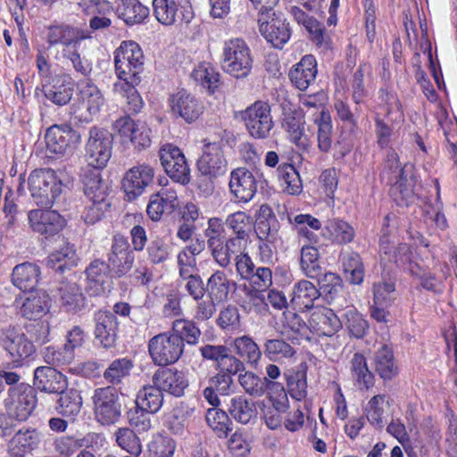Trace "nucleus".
<instances>
[{"instance_id": "nucleus-1", "label": "nucleus", "mask_w": 457, "mask_h": 457, "mask_svg": "<svg viewBox=\"0 0 457 457\" xmlns=\"http://www.w3.org/2000/svg\"><path fill=\"white\" fill-rule=\"evenodd\" d=\"M407 165L401 167L399 156L394 149L386 154L384 169L381 172L391 185L390 195L398 205L408 206L414 201L413 182L406 174Z\"/></svg>"}, {"instance_id": "nucleus-2", "label": "nucleus", "mask_w": 457, "mask_h": 457, "mask_svg": "<svg viewBox=\"0 0 457 457\" xmlns=\"http://www.w3.org/2000/svg\"><path fill=\"white\" fill-rule=\"evenodd\" d=\"M115 71L118 78L130 85H138L144 71L145 56L135 41H123L114 52Z\"/></svg>"}, {"instance_id": "nucleus-3", "label": "nucleus", "mask_w": 457, "mask_h": 457, "mask_svg": "<svg viewBox=\"0 0 457 457\" xmlns=\"http://www.w3.org/2000/svg\"><path fill=\"white\" fill-rule=\"evenodd\" d=\"M91 399L93 414L97 423L112 426L120 420L124 409L116 387L106 386L96 388Z\"/></svg>"}, {"instance_id": "nucleus-4", "label": "nucleus", "mask_w": 457, "mask_h": 457, "mask_svg": "<svg viewBox=\"0 0 457 457\" xmlns=\"http://www.w3.org/2000/svg\"><path fill=\"white\" fill-rule=\"evenodd\" d=\"M253 59L246 43L240 38L226 41L222 50L221 67L236 79L247 78L253 69Z\"/></svg>"}, {"instance_id": "nucleus-5", "label": "nucleus", "mask_w": 457, "mask_h": 457, "mask_svg": "<svg viewBox=\"0 0 457 457\" xmlns=\"http://www.w3.org/2000/svg\"><path fill=\"white\" fill-rule=\"evenodd\" d=\"M37 391L27 383H21L8 388L4 407L10 418L25 421L37 406Z\"/></svg>"}, {"instance_id": "nucleus-6", "label": "nucleus", "mask_w": 457, "mask_h": 457, "mask_svg": "<svg viewBox=\"0 0 457 457\" xmlns=\"http://www.w3.org/2000/svg\"><path fill=\"white\" fill-rule=\"evenodd\" d=\"M112 137L105 129L93 127L85 145L87 168L104 169L112 157Z\"/></svg>"}, {"instance_id": "nucleus-7", "label": "nucleus", "mask_w": 457, "mask_h": 457, "mask_svg": "<svg viewBox=\"0 0 457 457\" xmlns=\"http://www.w3.org/2000/svg\"><path fill=\"white\" fill-rule=\"evenodd\" d=\"M46 151L50 158H61L72 154L81 141L80 134L69 125H53L45 134Z\"/></svg>"}, {"instance_id": "nucleus-8", "label": "nucleus", "mask_w": 457, "mask_h": 457, "mask_svg": "<svg viewBox=\"0 0 457 457\" xmlns=\"http://www.w3.org/2000/svg\"><path fill=\"white\" fill-rule=\"evenodd\" d=\"M184 346V343L170 331L152 337L148 342V352L154 364L168 366L180 358Z\"/></svg>"}, {"instance_id": "nucleus-9", "label": "nucleus", "mask_w": 457, "mask_h": 457, "mask_svg": "<svg viewBox=\"0 0 457 457\" xmlns=\"http://www.w3.org/2000/svg\"><path fill=\"white\" fill-rule=\"evenodd\" d=\"M249 135L255 139L270 137L274 127L270 106L263 101H256L241 114Z\"/></svg>"}, {"instance_id": "nucleus-10", "label": "nucleus", "mask_w": 457, "mask_h": 457, "mask_svg": "<svg viewBox=\"0 0 457 457\" xmlns=\"http://www.w3.org/2000/svg\"><path fill=\"white\" fill-rule=\"evenodd\" d=\"M79 96L81 107L73 112V119L77 123L88 124L99 113L104 98L100 89L88 79L80 82Z\"/></svg>"}, {"instance_id": "nucleus-11", "label": "nucleus", "mask_w": 457, "mask_h": 457, "mask_svg": "<svg viewBox=\"0 0 457 457\" xmlns=\"http://www.w3.org/2000/svg\"><path fill=\"white\" fill-rule=\"evenodd\" d=\"M93 335L97 345L104 349L116 346L120 321L112 311L98 310L93 315Z\"/></svg>"}, {"instance_id": "nucleus-12", "label": "nucleus", "mask_w": 457, "mask_h": 457, "mask_svg": "<svg viewBox=\"0 0 457 457\" xmlns=\"http://www.w3.org/2000/svg\"><path fill=\"white\" fill-rule=\"evenodd\" d=\"M107 259L114 278H122L131 270L135 254L124 236L120 234L113 236Z\"/></svg>"}, {"instance_id": "nucleus-13", "label": "nucleus", "mask_w": 457, "mask_h": 457, "mask_svg": "<svg viewBox=\"0 0 457 457\" xmlns=\"http://www.w3.org/2000/svg\"><path fill=\"white\" fill-rule=\"evenodd\" d=\"M161 164L175 182L187 185L190 181V169L179 148L167 145L159 151Z\"/></svg>"}, {"instance_id": "nucleus-14", "label": "nucleus", "mask_w": 457, "mask_h": 457, "mask_svg": "<svg viewBox=\"0 0 457 457\" xmlns=\"http://www.w3.org/2000/svg\"><path fill=\"white\" fill-rule=\"evenodd\" d=\"M2 345L12 358V367L21 366L22 360L35 351L34 345L24 334L18 332L14 326H8L2 331Z\"/></svg>"}, {"instance_id": "nucleus-15", "label": "nucleus", "mask_w": 457, "mask_h": 457, "mask_svg": "<svg viewBox=\"0 0 457 457\" xmlns=\"http://www.w3.org/2000/svg\"><path fill=\"white\" fill-rule=\"evenodd\" d=\"M28 220L31 229L46 238L58 235L65 226L64 218L53 210H31Z\"/></svg>"}, {"instance_id": "nucleus-16", "label": "nucleus", "mask_w": 457, "mask_h": 457, "mask_svg": "<svg viewBox=\"0 0 457 457\" xmlns=\"http://www.w3.org/2000/svg\"><path fill=\"white\" fill-rule=\"evenodd\" d=\"M169 102L171 114L189 124L195 121L204 112V104L185 89L170 96Z\"/></svg>"}, {"instance_id": "nucleus-17", "label": "nucleus", "mask_w": 457, "mask_h": 457, "mask_svg": "<svg viewBox=\"0 0 457 457\" xmlns=\"http://www.w3.org/2000/svg\"><path fill=\"white\" fill-rule=\"evenodd\" d=\"M154 170L145 164L129 169L122 179V188L128 201H133L143 194L145 189L153 183Z\"/></svg>"}, {"instance_id": "nucleus-18", "label": "nucleus", "mask_w": 457, "mask_h": 457, "mask_svg": "<svg viewBox=\"0 0 457 457\" xmlns=\"http://www.w3.org/2000/svg\"><path fill=\"white\" fill-rule=\"evenodd\" d=\"M114 129L124 140L131 142L139 151L151 145V129L144 122L135 121L129 116H123L115 121Z\"/></svg>"}, {"instance_id": "nucleus-19", "label": "nucleus", "mask_w": 457, "mask_h": 457, "mask_svg": "<svg viewBox=\"0 0 457 457\" xmlns=\"http://www.w3.org/2000/svg\"><path fill=\"white\" fill-rule=\"evenodd\" d=\"M202 175L220 177L226 173L228 162L219 143H206L196 163Z\"/></svg>"}, {"instance_id": "nucleus-20", "label": "nucleus", "mask_w": 457, "mask_h": 457, "mask_svg": "<svg viewBox=\"0 0 457 457\" xmlns=\"http://www.w3.org/2000/svg\"><path fill=\"white\" fill-rule=\"evenodd\" d=\"M45 97L57 106L68 104L72 99L74 87L71 77L67 73L54 74V78L42 82Z\"/></svg>"}, {"instance_id": "nucleus-21", "label": "nucleus", "mask_w": 457, "mask_h": 457, "mask_svg": "<svg viewBox=\"0 0 457 457\" xmlns=\"http://www.w3.org/2000/svg\"><path fill=\"white\" fill-rule=\"evenodd\" d=\"M85 273L87 276L86 290L91 295H99L109 291L113 276L106 262L95 259L88 264Z\"/></svg>"}, {"instance_id": "nucleus-22", "label": "nucleus", "mask_w": 457, "mask_h": 457, "mask_svg": "<svg viewBox=\"0 0 457 457\" xmlns=\"http://www.w3.org/2000/svg\"><path fill=\"white\" fill-rule=\"evenodd\" d=\"M42 433L35 428L19 429L7 444V452L11 457H25L31 454L41 445Z\"/></svg>"}, {"instance_id": "nucleus-23", "label": "nucleus", "mask_w": 457, "mask_h": 457, "mask_svg": "<svg viewBox=\"0 0 457 457\" xmlns=\"http://www.w3.org/2000/svg\"><path fill=\"white\" fill-rule=\"evenodd\" d=\"M228 187L238 203L250 202L257 192L256 179L246 168H237L231 171Z\"/></svg>"}, {"instance_id": "nucleus-24", "label": "nucleus", "mask_w": 457, "mask_h": 457, "mask_svg": "<svg viewBox=\"0 0 457 457\" xmlns=\"http://www.w3.org/2000/svg\"><path fill=\"white\" fill-rule=\"evenodd\" d=\"M68 387L64 374L51 366H39L33 374V388L47 394H57Z\"/></svg>"}, {"instance_id": "nucleus-25", "label": "nucleus", "mask_w": 457, "mask_h": 457, "mask_svg": "<svg viewBox=\"0 0 457 457\" xmlns=\"http://www.w3.org/2000/svg\"><path fill=\"white\" fill-rule=\"evenodd\" d=\"M154 13L156 20L165 26L177 21L190 22L194 12L190 5L179 8L174 0H153Z\"/></svg>"}, {"instance_id": "nucleus-26", "label": "nucleus", "mask_w": 457, "mask_h": 457, "mask_svg": "<svg viewBox=\"0 0 457 457\" xmlns=\"http://www.w3.org/2000/svg\"><path fill=\"white\" fill-rule=\"evenodd\" d=\"M253 228L261 241L275 244L278 239L279 221L271 207L266 204H262L257 211Z\"/></svg>"}, {"instance_id": "nucleus-27", "label": "nucleus", "mask_w": 457, "mask_h": 457, "mask_svg": "<svg viewBox=\"0 0 457 457\" xmlns=\"http://www.w3.org/2000/svg\"><path fill=\"white\" fill-rule=\"evenodd\" d=\"M153 383L162 392H167L176 397L182 396L188 386L185 374L171 368L157 370L153 376Z\"/></svg>"}, {"instance_id": "nucleus-28", "label": "nucleus", "mask_w": 457, "mask_h": 457, "mask_svg": "<svg viewBox=\"0 0 457 457\" xmlns=\"http://www.w3.org/2000/svg\"><path fill=\"white\" fill-rule=\"evenodd\" d=\"M304 124V117L301 112L284 113L282 128L287 133L290 141L302 150L308 149L312 145V137L306 133Z\"/></svg>"}, {"instance_id": "nucleus-29", "label": "nucleus", "mask_w": 457, "mask_h": 457, "mask_svg": "<svg viewBox=\"0 0 457 457\" xmlns=\"http://www.w3.org/2000/svg\"><path fill=\"white\" fill-rule=\"evenodd\" d=\"M78 261L75 245L62 238L59 246L47 256L46 265L49 269L64 273L77 266Z\"/></svg>"}, {"instance_id": "nucleus-30", "label": "nucleus", "mask_w": 457, "mask_h": 457, "mask_svg": "<svg viewBox=\"0 0 457 457\" xmlns=\"http://www.w3.org/2000/svg\"><path fill=\"white\" fill-rule=\"evenodd\" d=\"M100 170L86 168L81 175L84 193L90 201L103 202L109 195V185L103 179Z\"/></svg>"}, {"instance_id": "nucleus-31", "label": "nucleus", "mask_w": 457, "mask_h": 457, "mask_svg": "<svg viewBox=\"0 0 457 457\" xmlns=\"http://www.w3.org/2000/svg\"><path fill=\"white\" fill-rule=\"evenodd\" d=\"M81 10L93 17L89 21L92 29H103L111 26L112 21L106 15L112 10V6L107 0H81L79 3Z\"/></svg>"}, {"instance_id": "nucleus-32", "label": "nucleus", "mask_w": 457, "mask_h": 457, "mask_svg": "<svg viewBox=\"0 0 457 457\" xmlns=\"http://www.w3.org/2000/svg\"><path fill=\"white\" fill-rule=\"evenodd\" d=\"M261 34L270 42L274 47L280 48L288 41L291 36L288 23L278 17L265 21L263 17L258 19Z\"/></svg>"}, {"instance_id": "nucleus-33", "label": "nucleus", "mask_w": 457, "mask_h": 457, "mask_svg": "<svg viewBox=\"0 0 457 457\" xmlns=\"http://www.w3.org/2000/svg\"><path fill=\"white\" fill-rule=\"evenodd\" d=\"M28 185L33 201L39 206L48 199L47 193L45 194L47 185H55V171L52 169L34 170L28 178Z\"/></svg>"}, {"instance_id": "nucleus-34", "label": "nucleus", "mask_w": 457, "mask_h": 457, "mask_svg": "<svg viewBox=\"0 0 457 457\" xmlns=\"http://www.w3.org/2000/svg\"><path fill=\"white\" fill-rule=\"evenodd\" d=\"M310 327L320 336L331 337L342 328L341 319L331 309L315 310L309 320Z\"/></svg>"}, {"instance_id": "nucleus-35", "label": "nucleus", "mask_w": 457, "mask_h": 457, "mask_svg": "<svg viewBox=\"0 0 457 457\" xmlns=\"http://www.w3.org/2000/svg\"><path fill=\"white\" fill-rule=\"evenodd\" d=\"M317 75L316 59L312 54L304 55L289 72L291 82L299 90H305L314 82Z\"/></svg>"}, {"instance_id": "nucleus-36", "label": "nucleus", "mask_w": 457, "mask_h": 457, "mask_svg": "<svg viewBox=\"0 0 457 457\" xmlns=\"http://www.w3.org/2000/svg\"><path fill=\"white\" fill-rule=\"evenodd\" d=\"M284 378L287 393L296 400L302 401L307 395V364L301 362L298 366L285 370Z\"/></svg>"}, {"instance_id": "nucleus-37", "label": "nucleus", "mask_w": 457, "mask_h": 457, "mask_svg": "<svg viewBox=\"0 0 457 457\" xmlns=\"http://www.w3.org/2000/svg\"><path fill=\"white\" fill-rule=\"evenodd\" d=\"M39 278V266L31 262L16 265L12 273L13 285L24 292H33L38 284Z\"/></svg>"}, {"instance_id": "nucleus-38", "label": "nucleus", "mask_w": 457, "mask_h": 457, "mask_svg": "<svg viewBox=\"0 0 457 457\" xmlns=\"http://www.w3.org/2000/svg\"><path fill=\"white\" fill-rule=\"evenodd\" d=\"M391 404L386 395H376L367 403L366 418L370 424L381 429L387 423Z\"/></svg>"}, {"instance_id": "nucleus-39", "label": "nucleus", "mask_w": 457, "mask_h": 457, "mask_svg": "<svg viewBox=\"0 0 457 457\" xmlns=\"http://www.w3.org/2000/svg\"><path fill=\"white\" fill-rule=\"evenodd\" d=\"M115 10L117 16L129 26L142 23L149 15V9L138 0H119Z\"/></svg>"}, {"instance_id": "nucleus-40", "label": "nucleus", "mask_w": 457, "mask_h": 457, "mask_svg": "<svg viewBox=\"0 0 457 457\" xmlns=\"http://www.w3.org/2000/svg\"><path fill=\"white\" fill-rule=\"evenodd\" d=\"M49 296L46 292H30L20 307V313L28 320H37L49 310Z\"/></svg>"}, {"instance_id": "nucleus-41", "label": "nucleus", "mask_w": 457, "mask_h": 457, "mask_svg": "<svg viewBox=\"0 0 457 457\" xmlns=\"http://www.w3.org/2000/svg\"><path fill=\"white\" fill-rule=\"evenodd\" d=\"M229 415L237 422L248 424L257 416V409L252 400L245 395H235L231 397L227 404Z\"/></svg>"}, {"instance_id": "nucleus-42", "label": "nucleus", "mask_w": 457, "mask_h": 457, "mask_svg": "<svg viewBox=\"0 0 457 457\" xmlns=\"http://www.w3.org/2000/svg\"><path fill=\"white\" fill-rule=\"evenodd\" d=\"M291 303L299 310H310L314 307L315 301L321 296V293L309 280L303 279L295 284Z\"/></svg>"}, {"instance_id": "nucleus-43", "label": "nucleus", "mask_w": 457, "mask_h": 457, "mask_svg": "<svg viewBox=\"0 0 457 457\" xmlns=\"http://www.w3.org/2000/svg\"><path fill=\"white\" fill-rule=\"evenodd\" d=\"M262 353L273 362H282L293 358L296 351L289 343L282 338H267L262 345Z\"/></svg>"}, {"instance_id": "nucleus-44", "label": "nucleus", "mask_w": 457, "mask_h": 457, "mask_svg": "<svg viewBox=\"0 0 457 457\" xmlns=\"http://www.w3.org/2000/svg\"><path fill=\"white\" fill-rule=\"evenodd\" d=\"M56 395H59L55 406L58 413L66 417H74L80 412L83 401L78 390L67 387Z\"/></svg>"}, {"instance_id": "nucleus-45", "label": "nucleus", "mask_w": 457, "mask_h": 457, "mask_svg": "<svg viewBox=\"0 0 457 457\" xmlns=\"http://www.w3.org/2000/svg\"><path fill=\"white\" fill-rule=\"evenodd\" d=\"M352 378L360 389H369L374 384V375L369 370L363 354L355 353L350 361Z\"/></svg>"}, {"instance_id": "nucleus-46", "label": "nucleus", "mask_w": 457, "mask_h": 457, "mask_svg": "<svg viewBox=\"0 0 457 457\" xmlns=\"http://www.w3.org/2000/svg\"><path fill=\"white\" fill-rule=\"evenodd\" d=\"M374 362L377 372L384 380H390L397 374L393 351L386 345L375 353Z\"/></svg>"}, {"instance_id": "nucleus-47", "label": "nucleus", "mask_w": 457, "mask_h": 457, "mask_svg": "<svg viewBox=\"0 0 457 457\" xmlns=\"http://www.w3.org/2000/svg\"><path fill=\"white\" fill-rule=\"evenodd\" d=\"M342 326L345 325L351 336L362 338L369 329L368 321L353 306H347L341 315Z\"/></svg>"}, {"instance_id": "nucleus-48", "label": "nucleus", "mask_w": 457, "mask_h": 457, "mask_svg": "<svg viewBox=\"0 0 457 457\" xmlns=\"http://www.w3.org/2000/svg\"><path fill=\"white\" fill-rule=\"evenodd\" d=\"M314 123L318 128L317 141L318 148L322 153H328L332 146V120L328 111L322 110L314 119Z\"/></svg>"}, {"instance_id": "nucleus-49", "label": "nucleus", "mask_w": 457, "mask_h": 457, "mask_svg": "<svg viewBox=\"0 0 457 457\" xmlns=\"http://www.w3.org/2000/svg\"><path fill=\"white\" fill-rule=\"evenodd\" d=\"M318 285L321 295H323L328 303L337 301L339 295L343 293V280L342 278L333 272H326L319 278Z\"/></svg>"}, {"instance_id": "nucleus-50", "label": "nucleus", "mask_w": 457, "mask_h": 457, "mask_svg": "<svg viewBox=\"0 0 457 457\" xmlns=\"http://www.w3.org/2000/svg\"><path fill=\"white\" fill-rule=\"evenodd\" d=\"M62 304L67 312H79L85 305V297L75 282L62 283L60 287Z\"/></svg>"}, {"instance_id": "nucleus-51", "label": "nucleus", "mask_w": 457, "mask_h": 457, "mask_svg": "<svg viewBox=\"0 0 457 457\" xmlns=\"http://www.w3.org/2000/svg\"><path fill=\"white\" fill-rule=\"evenodd\" d=\"M343 270L346 279L353 285H360L364 278V265L359 253L351 252L342 257Z\"/></svg>"}, {"instance_id": "nucleus-52", "label": "nucleus", "mask_w": 457, "mask_h": 457, "mask_svg": "<svg viewBox=\"0 0 457 457\" xmlns=\"http://www.w3.org/2000/svg\"><path fill=\"white\" fill-rule=\"evenodd\" d=\"M300 266L308 278H319L322 273L319 250L312 245H303L301 249Z\"/></svg>"}, {"instance_id": "nucleus-53", "label": "nucleus", "mask_w": 457, "mask_h": 457, "mask_svg": "<svg viewBox=\"0 0 457 457\" xmlns=\"http://www.w3.org/2000/svg\"><path fill=\"white\" fill-rule=\"evenodd\" d=\"M47 43L50 46L63 45L69 46L79 39V31L66 24L51 25L47 29Z\"/></svg>"}, {"instance_id": "nucleus-54", "label": "nucleus", "mask_w": 457, "mask_h": 457, "mask_svg": "<svg viewBox=\"0 0 457 457\" xmlns=\"http://www.w3.org/2000/svg\"><path fill=\"white\" fill-rule=\"evenodd\" d=\"M143 407V409L151 411L152 413L157 412L163 403V394L159 386H145L140 389L135 400Z\"/></svg>"}, {"instance_id": "nucleus-55", "label": "nucleus", "mask_w": 457, "mask_h": 457, "mask_svg": "<svg viewBox=\"0 0 457 457\" xmlns=\"http://www.w3.org/2000/svg\"><path fill=\"white\" fill-rule=\"evenodd\" d=\"M325 230L328 232L330 239L339 245L352 242L355 236L354 228L339 219L328 220Z\"/></svg>"}, {"instance_id": "nucleus-56", "label": "nucleus", "mask_w": 457, "mask_h": 457, "mask_svg": "<svg viewBox=\"0 0 457 457\" xmlns=\"http://www.w3.org/2000/svg\"><path fill=\"white\" fill-rule=\"evenodd\" d=\"M206 290L217 302L226 301L230 291V281L223 271L217 270L209 278Z\"/></svg>"}, {"instance_id": "nucleus-57", "label": "nucleus", "mask_w": 457, "mask_h": 457, "mask_svg": "<svg viewBox=\"0 0 457 457\" xmlns=\"http://www.w3.org/2000/svg\"><path fill=\"white\" fill-rule=\"evenodd\" d=\"M278 176L284 191L289 195H299L302 192V181L299 173L292 164L284 163L278 169Z\"/></svg>"}, {"instance_id": "nucleus-58", "label": "nucleus", "mask_w": 457, "mask_h": 457, "mask_svg": "<svg viewBox=\"0 0 457 457\" xmlns=\"http://www.w3.org/2000/svg\"><path fill=\"white\" fill-rule=\"evenodd\" d=\"M233 346L236 353L251 364L256 365L262 357V350L248 336L237 337L233 342Z\"/></svg>"}, {"instance_id": "nucleus-59", "label": "nucleus", "mask_w": 457, "mask_h": 457, "mask_svg": "<svg viewBox=\"0 0 457 457\" xmlns=\"http://www.w3.org/2000/svg\"><path fill=\"white\" fill-rule=\"evenodd\" d=\"M172 334L185 344L196 345L201 337V330L192 320H176L172 322Z\"/></svg>"}, {"instance_id": "nucleus-60", "label": "nucleus", "mask_w": 457, "mask_h": 457, "mask_svg": "<svg viewBox=\"0 0 457 457\" xmlns=\"http://www.w3.org/2000/svg\"><path fill=\"white\" fill-rule=\"evenodd\" d=\"M225 225L230 228L236 237L249 239L253 228L252 218L244 212L229 214Z\"/></svg>"}, {"instance_id": "nucleus-61", "label": "nucleus", "mask_w": 457, "mask_h": 457, "mask_svg": "<svg viewBox=\"0 0 457 457\" xmlns=\"http://www.w3.org/2000/svg\"><path fill=\"white\" fill-rule=\"evenodd\" d=\"M145 250L147 260L153 265L163 264L170 255V246L158 236L150 238Z\"/></svg>"}, {"instance_id": "nucleus-62", "label": "nucleus", "mask_w": 457, "mask_h": 457, "mask_svg": "<svg viewBox=\"0 0 457 457\" xmlns=\"http://www.w3.org/2000/svg\"><path fill=\"white\" fill-rule=\"evenodd\" d=\"M133 368V362L128 358L116 359L104 372V378L110 384L119 385L128 377Z\"/></svg>"}, {"instance_id": "nucleus-63", "label": "nucleus", "mask_w": 457, "mask_h": 457, "mask_svg": "<svg viewBox=\"0 0 457 457\" xmlns=\"http://www.w3.org/2000/svg\"><path fill=\"white\" fill-rule=\"evenodd\" d=\"M115 440L118 445L130 455L140 456L142 445L139 437L129 428H120L116 430Z\"/></svg>"}, {"instance_id": "nucleus-64", "label": "nucleus", "mask_w": 457, "mask_h": 457, "mask_svg": "<svg viewBox=\"0 0 457 457\" xmlns=\"http://www.w3.org/2000/svg\"><path fill=\"white\" fill-rule=\"evenodd\" d=\"M191 77L212 92H214L220 86V74L209 63H201L198 65L192 71Z\"/></svg>"}]
</instances>
